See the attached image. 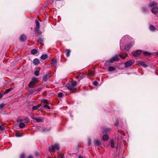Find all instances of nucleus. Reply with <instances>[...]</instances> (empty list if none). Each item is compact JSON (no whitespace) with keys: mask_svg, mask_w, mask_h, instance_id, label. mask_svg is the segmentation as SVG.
Here are the masks:
<instances>
[{"mask_svg":"<svg viewBox=\"0 0 158 158\" xmlns=\"http://www.w3.org/2000/svg\"><path fill=\"white\" fill-rule=\"evenodd\" d=\"M128 39V36L127 35H125L123 37L120 41V47L121 50H123V48H124V51L123 52V54L119 55L121 58L124 59L126 56L127 55V54L125 52V51L127 52L128 51V45H127L124 46V45L125 44L126 42H127Z\"/></svg>","mask_w":158,"mask_h":158,"instance_id":"nucleus-1","label":"nucleus"},{"mask_svg":"<svg viewBox=\"0 0 158 158\" xmlns=\"http://www.w3.org/2000/svg\"><path fill=\"white\" fill-rule=\"evenodd\" d=\"M38 79L36 77H34L32 78V80L29 84V87L30 88H33L34 85L38 82Z\"/></svg>","mask_w":158,"mask_h":158,"instance_id":"nucleus-2","label":"nucleus"},{"mask_svg":"<svg viewBox=\"0 0 158 158\" xmlns=\"http://www.w3.org/2000/svg\"><path fill=\"white\" fill-rule=\"evenodd\" d=\"M48 149L50 150H52L53 152H55L56 150H58L59 149V145L58 144H54L49 147Z\"/></svg>","mask_w":158,"mask_h":158,"instance_id":"nucleus-3","label":"nucleus"},{"mask_svg":"<svg viewBox=\"0 0 158 158\" xmlns=\"http://www.w3.org/2000/svg\"><path fill=\"white\" fill-rule=\"evenodd\" d=\"M35 23H36V27L35 29V32H37L40 28V24L39 21L36 19L35 20Z\"/></svg>","mask_w":158,"mask_h":158,"instance_id":"nucleus-4","label":"nucleus"},{"mask_svg":"<svg viewBox=\"0 0 158 158\" xmlns=\"http://www.w3.org/2000/svg\"><path fill=\"white\" fill-rule=\"evenodd\" d=\"M67 87L68 89L71 91H74L76 89L70 84L67 85Z\"/></svg>","mask_w":158,"mask_h":158,"instance_id":"nucleus-5","label":"nucleus"},{"mask_svg":"<svg viewBox=\"0 0 158 158\" xmlns=\"http://www.w3.org/2000/svg\"><path fill=\"white\" fill-rule=\"evenodd\" d=\"M151 12L154 14L156 15L158 13V8L154 7L151 9Z\"/></svg>","mask_w":158,"mask_h":158,"instance_id":"nucleus-6","label":"nucleus"},{"mask_svg":"<svg viewBox=\"0 0 158 158\" xmlns=\"http://www.w3.org/2000/svg\"><path fill=\"white\" fill-rule=\"evenodd\" d=\"M141 52L142 51L141 50H138L137 51L134 52L133 53V55L135 56H137L140 54Z\"/></svg>","mask_w":158,"mask_h":158,"instance_id":"nucleus-7","label":"nucleus"},{"mask_svg":"<svg viewBox=\"0 0 158 158\" xmlns=\"http://www.w3.org/2000/svg\"><path fill=\"white\" fill-rule=\"evenodd\" d=\"M41 104H40L33 106L31 109L32 111H33L35 110H38V109L41 106Z\"/></svg>","mask_w":158,"mask_h":158,"instance_id":"nucleus-8","label":"nucleus"},{"mask_svg":"<svg viewBox=\"0 0 158 158\" xmlns=\"http://www.w3.org/2000/svg\"><path fill=\"white\" fill-rule=\"evenodd\" d=\"M94 144L95 146H98L101 144V142L98 139H95L94 142Z\"/></svg>","mask_w":158,"mask_h":158,"instance_id":"nucleus-9","label":"nucleus"},{"mask_svg":"<svg viewBox=\"0 0 158 158\" xmlns=\"http://www.w3.org/2000/svg\"><path fill=\"white\" fill-rule=\"evenodd\" d=\"M110 131V129L106 127H103L102 129V132L103 133H108Z\"/></svg>","mask_w":158,"mask_h":158,"instance_id":"nucleus-10","label":"nucleus"},{"mask_svg":"<svg viewBox=\"0 0 158 158\" xmlns=\"http://www.w3.org/2000/svg\"><path fill=\"white\" fill-rule=\"evenodd\" d=\"M26 40V37L24 35H22L20 37V40L21 41H24Z\"/></svg>","mask_w":158,"mask_h":158,"instance_id":"nucleus-11","label":"nucleus"},{"mask_svg":"<svg viewBox=\"0 0 158 158\" xmlns=\"http://www.w3.org/2000/svg\"><path fill=\"white\" fill-rule=\"evenodd\" d=\"M33 62L35 65H37L40 63V61L38 59L35 58L33 60Z\"/></svg>","mask_w":158,"mask_h":158,"instance_id":"nucleus-12","label":"nucleus"},{"mask_svg":"<svg viewBox=\"0 0 158 158\" xmlns=\"http://www.w3.org/2000/svg\"><path fill=\"white\" fill-rule=\"evenodd\" d=\"M57 64V60L55 59H53L51 63V64L52 66H54Z\"/></svg>","mask_w":158,"mask_h":158,"instance_id":"nucleus-13","label":"nucleus"},{"mask_svg":"<svg viewBox=\"0 0 158 158\" xmlns=\"http://www.w3.org/2000/svg\"><path fill=\"white\" fill-rule=\"evenodd\" d=\"M109 136L107 135H105L102 136V139L104 141L107 140L109 139Z\"/></svg>","mask_w":158,"mask_h":158,"instance_id":"nucleus-14","label":"nucleus"},{"mask_svg":"<svg viewBox=\"0 0 158 158\" xmlns=\"http://www.w3.org/2000/svg\"><path fill=\"white\" fill-rule=\"evenodd\" d=\"M149 29L150 31H155L156 29V28L153 25H151L149 26Z\"/></svg>","mask_w":158,"mask_h":158,"instance_id":"nucleus-15","label":"nucleus"},{"mask_svg":"<svg viewBox=\"0 0 158 158\" xmlns=\"http://www.w3.org/2000/svg\"><path fill=\"white\" fill-rule=\"evenodd\" d=\"M49 78V76L48 74L46 75L43 77V80L44 81H46Z\"/></svg>","mask_w":158,"mask_h":158,"instance_id":"nucleus-16","label":"nucleus"},{"mask_svg":"<svg viewBox=\"0 0 158 158\" xmlns=\"http://www.w3.org/2000/svg\"><path fill=\"white\" fill-rule=\"evenodd\" d=\"M33 119L38 123L43 122V120L40 118H34Z\"/></svg>","mask_w":158,"mask_h":158,"instance_id":"nucleus-17","label":"nucleus"},{"mask_svg":"<svg viewBox=\"0 0 158 158\" xmlns=\"http://www.w3.org/2000/svg\"><path fill=\"white\" fill-rule=\"evenodd\" d=\"M48 56L47 54H43L41 56L40 58L42 60H45L46 59Z\"/></svg>","mask_w":158,"mask_h":158,"instance_id":"nucleus-18","label":"nucleus"},{"mask_svg":"<svg viewBox=\"0 0 158 158\" xmlns=\"http://www.w3.org/2000/svg\"><path fill=\"white\" fill-rule=\"evenodd\" d=\"M115 70V68L113 66H110L108 68V70L109 72L113 71Z\"/></svg>","mask_w":158,"mask_h":158,"instance_id":"nucleus-19","label":"nucleus"},{"mask_svg":"<svg viewBox=\"0 0 158 158\" xmlns=\"http://www.w3.org/2000/svg\"><path fill=\"white\" fill-rule=\"evenodd\" d=\"M38 52L37 50L35 49H33L31 51V54L33 55H34L37 53Z\"/></svg>","mask_w":158,"mask_h":158,"instance_id":"nucleus-20","label":"nucleus"},{"mask_svg":"<svg viewBox=\"0 0 158 158\" xmlns=\"http://www.w3.org/2000/svg\"><path fill=\"white\" fill-rule=\"evenodd\" d=\"M88 74L89 75H93L94 74V72L93 71L89 70L88 71Z\"/></svg>","mask_w":158,"mask_h":158,"instance_id":"nucleus-21","label":"nucleus"},{"mask_svg":"<svg viewBox=\"0 0 158 158\" xmlns=\"http://www.w3.org/2000/svg\"><path fill=\"white\" fill-rule=\"evenodd\" d=\"M66 55L67 56H69L70 55V50L69 49H66Z\"/></svg>","mask_w":158,"mask_h":158,"instance_id":"nucleus-22","label":"nucleus"},{"mask_svg":"<svg viewBox=\"0 0 158 158\" xmlns=\"http://www.w3.org/2000/svg\"><path fill=\"white\" fill-rule=\"evenodd\" d=\"M13 88H10L6 90L4 93V94H6L13 89Z\"/></svg>","mask_w":158,"mask_h":158,"instance_id":"nucleus-23","label":"nucleus"},{"mask_svg":"<svg viewBox=\"0 0 158 158\" xmlns=\"http://www.w3.org/2000/svg\"><path fill=\"white\" fill-rule=\"evenodd\" d=\"M110 146L112 148L114 147V141L113 139H111L110 141Z\"/></svg>","mask_w":158,"mask_h":158,"instance_id":"nucleus-24","label":"nucleus"},{"mask_svg":"<svg viewBox=\"0 0 158 158\" xmlns=\"http://www.w3.org/2000/svg\"><path fill=\"white\" fill-rule=\"evenodd\" d=\"M19 127L20 128H23L25 127V124L23 123H20L19 124Z\"/></svg>","mask_w":158,"mask_h":158,"instance_id":"nucleus-25","label":"nucleus"},{"mask_svg":"<svg viewBox=\"0 0 158 158\" xmlns=\"http://www.w3.org/2000/svg\"><path fill=\"white\" fill-rule=\"evenodd\" d=\"M112 57L114 61H117L119 59V57L117 55L115 56Z\"/></svg>","mask_w":158,"mask_h":158,"instance_id":"nucleus-26","label":"nucleus"},{"mask_svg":"<svg viewBox=\"0 0 158 158\" xmlns=\"http://www.w3.org/2000/svg\"><path fill=\"white\" fill-rule=\"evenodd\" d=\"M135 62L134 60H129V67L133 64Z\"/></svg>","mask_w":158,"mask_h":158,"instance_id":"nucleus-27","label":"nucleus"},{"mask_svg":"<svg viewBox=\"0 0 158 158\" xmlns=\"http://www.w3.org/2000/svg\"><path fill=\"white\" fill-rule=\"evenodd\" d=\"M41 101L42 103L47 104L48 103V100L45 99H43Z\"/></svg>","mask_w":158,"mask_h":158,"instance_id":"nucleus-28","label":"nucleus"},{"mask_svg":"<svg viewBox=\"0 0 158 158\" xmlns=\"http://www.w3.org/2000/svg\"><path fill=\"white\" fill-rule=\"evenodd\" d=\"M143 54L145 56H150L152 54L151 53L147 52H143Z\"/></svg>","mask_w":158,"mask_h":158,"instance_id":"nucleus-29","label":"nucleus"},{"mask_svg":"<svg viewBox=\"0 0 158 158\" xmlns=\"http://www.w3.org/2000/svg\"><path fill=\"white\" fill-rule=\"evenodd\" d=\"M70 84H71L72 85H73V87H74L75 88V86H76L77 85V82L76 81H73Z\"/></svg>","mask_w":158,"mask_h":158,"instance_id":"nucleus-30","label":"nucleus"},{"mask_svg":"<svg viewBox=\"0 0 158 158\" xmlns=\"http://www.w3.org/2000/svg\"><path fill=\"white\" fill-rule=\"evenodd\" d=\"M43 41L44 39L41 38H40L38 40V42L40 43V44H42Z\"/></svg>","mask_w":158,"mask_h":158,"instance_id":"nucleus-31","label":"nucleus"},{"mask_svg":"<svg viewBox=\"0 0 158 158\" xmlns=\"http://www.w3.org/2000/svg\"><path fill=\"white\" fill-rule=\"evenodd\" d=\"M6 105L4 103H1L0 104V109H2L4 108V106Z\"/></svg>","mask_w":158,"mask_h":158,"instance_id":"nucleus-32","label":"nucleus"},{"mask_svg":"<svg viewBox=\"0 0 158 158\" xmlns=\"http://www.w3.org/2000/svg\"><path fill=\"white\" fill-rule=\"evenodd\" d=\"M35 91L34 89H32L29 91V92L30 94H31Z\"/></svg>","mask_w":158,"mask_h":158,"instance_id":"nucleus-33","label":"nucleus"},{"mask_svg":"<svg viewBox=\"0 0 158 158\" xmlns=\"http://www.w3.org/2000/svg\"><path fill=\"white\" fill-rule=\"evenodd\" d=\"M156 5V4L154 2H152L150 3L149 6H154Z\"/></svg>","mask_w":158,"mask_h":158,"instance_id":"nucleus-34","label":"nucleus"},{"mask_svg":"<svg viewBox=\"0 0 158 158\" xmlns=\"http://www.w3.org/2000/svg\"><path fill=\"white\" fill-rule=\"evenodd\" d=\"M39 73H40V72L39 71H37V70H36V71H35V72H34V74L36 76H38L39 75Z\"/></svg>","mask_w":158,"mask_h":158,"instance_id":"nucleus-35","label":"nucleus"},{"mask_svg":"<svg viewBox=\"0 0 158 158\" xmlns=\"http://www.w3.org/2000/svg\"><path fill=\"white\" fill-rule=\"evenodd\" d=\"M142 10L143 11V12H146L148 11V9L146 7H142Z\"/></svg>","mask_w":158,"mask_h":158,"instance_id":"nucleus-36","label":"nucleus"},{"mask_svg":"<svg viewBox=\"0 0 158 158\" xmlns=\"http://www.w3.org/2000/svg\"><path fill=\"white\" fill-rule=\"evenodd\" d=\"M63 93H59L58 94V97L59 98H61L62 97Z\"/></svg>","mask_w":158,"mask_h":158,"instance_id":"nucleus-37","label":"nucleus"},{"mask_svg":"<svg viewBox=\"0 0 158 158\" xmlns=\"http://www.w3.org/2000/svg\"><path fill=\"white\" fill-rule=\"evenodd\" d=\"M108 61L111 63H112L114 61V60L113 59V57L110 59Z\"/></svg>","mask_w":158,"mask_h":158,"instance_id":"nucleus-38","label":"nucleus"},{"mask_svg":"<svg viewBox=\"0 0 158 158\" xmlns=\"http://www.w3.org/2000/svg\"><path fill=\"white\" fill-rule=\"evenodd\" d=\"M139 65H143L144 63L143 62L139 61L138 62Z\"/></svg>","mask_w":158,"mask_h":158,"instance_id":"nucleus-39","label":"nucleus"},{"mask_svg":"<svg viewBox=\"0 0 158 158\" xmlns=\"http://www.w3.org/2000/svg\"><path fill=\"white\" fill-rule=\"evenodd\" d=\"M50 129V128H49L48 129L46 128V129H43L42 130V131L43 132H45V131H49Z\"/></svg>","mask_w":158,"mask_h":158,"instance_id":"nucleus-40","label":"nucleus"},{"mask_svg":"<svg viewBox=\"0 0 158 158\" xmlns=\"http://www.w3.org/2000/svg\"><path fill=\"white\" fill-rule=\"evenodd\" d=\"M124 64L125 65V67L126 68L128 67V61H127L124 63Z\"/></svg>","mask_w":158,"mask_h":158,"instance_id":"nucleus-41","label":"nucleus"},{"mask_svg":"<svg viewBox=\"0 0 158 158\" xmlns=\"http://www.w3.org/2000/svg\"><path fill=\"white\" fill-rule=\"evenodd\" d=\"M44 108H47L48 109H50V107L48 106L47 105H45L44 106Z\"/></svg>","mask_w":158,"mask_h":158,"instance_id":"nucleus-42","label":"nucleus"},{"mask_svg":"<svg viewBox=\"0 0 158 158\" xmlns=\"http://www.w3.org/2000/svg\"><path fill=\"white\" fill-rule=\"evenodd\" d=\"M91 143V140L90 139H88V145H90Z\"/></svg>","mask_w":158,"mask_h":158,"instance_id":"nucleus-43","label":"nucleus"},{"mask_svg":"<svg viewBox=\"0 0 158 158\" xmlns=\"http://www.w3.org/2000/svg\"><path fill=\"white\" fill-rule=\"evenodd\" d=\"M58 156L61 158H64V156L63 155L60 154H58Z\"/></svg>","mask_w":158,"mask_h":158,"instance_id":"nucleus-44","label":"nucleus"},{"mask_svg":"<svg viewBox=\"0 0 158 158\" xmlns=\"http://www.w3.org/2000/svg\"><path fill=\"white\" fill-rule=\"evenodd\" d=\"M4 128L2 127V126L0 125V131H3L4 130Z\"/></svg>","mask_w":158,"mask_h":158,"instance_id":"nucleus-45","label":"nucleus"},{"mask_svg":"<svg viewBox=\"0 0 158 158\" xmlns=\"http://www.w3.org/2000/svg\"><path fill=\"white\" fill-rule=\"evenodd\" d=\"M118 120H116L115 122L114 125L116 126H117L118 125Z\"/></svg>","mask_w":158,"mask_h":158,"instance_id":"nucleus-46","label":"nucleus"},{"mask_svg":"<svg viewBox=\"0 0 158 158\" xmlns=\"http://www.w3.org/2000/svg\"><path fill=\"white\" fill-rule=\"evenodd\" d=\"M93 84L95 85H97L98 84V83L97 81H94L93 82Z\"/></svg>","mask_w":158,"mask_h":158,"instance_id":"nucleus-47","label":"nucleus"},{"mask_svg":"<svg viewBox=\"0 0 158 158\" xmlns=\"http://www.w3.org/2000/svg\"><path fill=\"white\" fill-rule=\"evenodd\" d=\"M134 42H132L130 44H129V48L130 47H131L132 46V45L134 44Z\"/></svg>","mask_w":158,"mask_h":158,"instance_id":"nucleus-48","label":"nucleus"},{"mask_svg":"<svg viewBox=\"0 0 158 158\" xmlns=\"http://www.w3.org/2000/svg\"><path fill=\"white\" fill-rule=\"evenodd\" d=\"M42 89V88H38L36 90V91H40V90H41V89Z\"/></svg>","mask_w":158,"mask_h":158,"instance_id":"nucleus-49","label":"nucleus"},{"mask_svg":"<svg viewBox=\"0 0 158 158\" xmlns=\"http://www.w3.org/2000/svg\"><path fill=\"white\" fill-rule=\"evenodd\" d=\"M25 120L27 122H28L29 121V119L27 118H25Z\"/></svg>","mask_w":158,"mask_h":158,"instance_id":"nucleus-50","label":"nucleus"},{"mask_svg":"<svg viewBox=\"0 0 158 158\" xmlns=\"http://www.w3.org/2000/svg\"><path fill=\"white\" fill-rule=\"evenodd\" d=\"M25 155L24 154H22L20 156V158H24Z\"/></svg>","mask_w":158,"mask_h":158,"instance_id":"nucleus-51","label":"nucleus"},{"mask_svg":"<svg viewBox=\"0 0 158 158\" xmlns=\"http://www.w3.org/2000/svg\"><path fill=\"white\" fill-rule=\"evenodd\" d=\"M22 121V120L20 119H19V118H18L17 119V121L18 122H20L21 121Z\"/></svg>","mask_w":158,"mask_h":158,"instance_id":"nucleus-52","label":"nucleus"},{"mask_svg":"<svg viewBox=\"0 0 158 158\" xmlns=\"http://www.w3.org/2000/svg\"><path fill=\"white\" fill-rule=\"evenodd\" d=\"M35 155L36 156H38L39 155V153L37 152H35Z\"/></svg>","mask_w":158,"mask_h":158,"instance_id":"nucleus-53","label":"nucleus"},{"mask_svg":"<svg viewBox=\"0 0 158 158\" xmlns=\"http://www.w3.org/2000/svg\"><path fill=\"white\" fill-rule=\"evenodd\" d=\"M27 158H33V156L32 155H29L28 156Z\"/></svg>","mask_w":158,"mask_h":158,"instance_id":"nucleus-54","label":"nucleus"},{"mask_svg":"<svg viewBox=\"0 0 158 158\" xmlns=\"http://www.w3.org/2000/svg\"><path fill=\"white\" fill-rule=\"evenodd\" d=\"M16 136L18 137H21V135L19 134H16Z\"/></svg>","mask_w":158,"mask_h":158,"instance_id":"nucleus-55","label":"nucleus"},{"mask_svg":"<svg viewBox=\"0 0 158 158\" xmlns=\"http://www.w3.org/2000/svg\"><path fill=\"white\" fill-rule=\"evenodd\" d=\"M78 157V158H83V157L81 155H79Z\"/></svg>","mask_w":158,"mask_h":158,"instance_id":"nucleus-56","label":"nucleus"},{"mask_svg":"<svg viewBox=\"0 0 158 158\" xmlns=\"http://www.w3.org/2000/svg\"><path fill=\"white\" fill-rule=\"evenodd\" d=\"M144 67L146 68L147 67V65L146 64H143V65Z\"/></svg>","mask_w":158,"mask_h":158,"instance_id":"nucleus-57","label":"nucleus"},{"mask_svg":"<svg viewBox=\"0 0 158 158\" xmlns=\"http://www.w3.org/2000/svg\"><path fill=\"white\" fill-rule=\"evenodd\" d=\"M2 94H0V99L2 98Z\"/></svg>","mask_w":158,"mask_h":158,"instance_id":"nucleus-58","label":"nucleus"}]
</instances>
